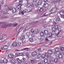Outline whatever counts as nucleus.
<instances>
[{"label":"nucleus","instance_id":"f257e3e1","mask_svg":"<svg viewBox=\"0 0 64 64\" xmlns=\"http://www.w3.org/2000/svg\"><path fill=\"white\" fill-rule=\"evenodd\" d=\"M5 8H6L5 9V11H6V12H8L9 11V10H12L13 13H15L16 12V8H13L12 9L11 8H10V6H5Z\"/></svg>","mask_w":64,"mask_h":64},{"label":"nucleus","instance_id":"f03ea898","mask_svg":"<svg viewBox=\"0 0 64 64\" xmlns=\"http://www.w3.org/2000/svg\"><path fill=\"white\" fill-rule=\"evenodd\" d=\"M19 5H18L16 7V8H17L18 9V10H21V6H22V5L21 4L23 2V1L22 0H20L19 1Z\"/></svg>","mask_w":64,"mask_h":64},{"label":"nucleus","instance_id":"7ed1b4c3","mask_svg":"<svg viewBox=\"0 0 64 64\" xmlns=\"http://www.w3.org/2000/svg\"><path fill=\"white\" fill-rule=\"evenodd\" d=\"M11 25H12V24H8V25H6L5 24H4L2 26V27L4 28H6L7 27L10 26Z\"/></svg>","mask_w":64,"mask_h":64},{"label":"nucleus","instance_id":"20e7f679","mask_svg":"<svg viewBox=\"0 0 64 64\" xmlns=\"http://www.w3.org/2000/svg\"><path fill=\"white\" fill-rule=\"evenodd\" d=\"M57 26H55V27L56 28L53 27H52V29L53 31H55L57 30H58V29H59V28H57Z\"/></svg>","mask_w":64,"mask_h":64},{"label":"nucleus","instance_id":"39448f33","mask_svg":"<svg viewBox=\"0 0 64 64\" xmlns=\"http://www.w3.org/2000/svg\"><path fill=\"white\" fill-rule=\"evenodd\" d=\"M59 9V8H52V10L54 11V13H56V11H57V10H58Z\"/></svg>","mask_w":64,"mask_h":64},{"label":"nucleus","instance_id":"423d86ee","mask_svg":"<svg viewBox=\"0 0 64 64\" xmlns=\"http://www.w3.org/2000/svg\"><path fill=\"white\" fill-rule=\"evenodd\" d=\"M8 57L9 58H13L14 57V55L12 54H10L8 55Z\"/></svg>","mask_w":64,"mask_h":64},{"label":"nucleus","instance_id":"0eeeda50","mask_svg":"<svg viewBox=\"0 0 64 64\" xmlns=\"http://www.w3.org/2000/svg\"><path fill=\"white\" fill-rule=\"evenodd\" d=\"M37 54L36 51H34L32 53V57H34L35 56H37Z\"/></svg>","mask_w":64,"mask_h":64},{"label":"nucleus","instance_id":"6e6552de","mask_svg":"<svg viewBox=\"0 0 64 64\" xmlns=\"http://www.w3.org/2000/svg\"><path fill=\"white\" fill-rule=\"evenodd\" d=\"M41 54L40 53L37 54L35 58L36 59H39L41 57Z\"/></svg>","mask_w":64,"mask_h":64},{"label":"nucleus","instance_id":"1a4fd4ad","mask_svg":"<svg viewBox=\"0 0 64 64\" xmlns=\"http://www.w3.org/2000/svg\"><path fill=\"white\" fill-rule=\"evenodd\" d=\"M10 62L12 64H16V61L15 60H10Z\"/></svg>","mask_w":64,"mask_h":64},{"label":"nucleus","instance_id":"9d476101","mask_svg":"<svg viewBox=\"0 0 64 64\" xmlns=\"http://www.w3.org/2000/svg\"><path fill=\"white\" fill-rule=\"evenodd\" d=\"M12 46H17V42H13L12 44Z\"/></svg>","mask_w":64,"mask_h":64},{"label":"nucleus","instance_id":"9b49d317","mask_svg":"<svg viewBox=\"0 0 64 64\" xmlns=\"http://www.w3.org/2000/svg\"><path fill=\"white\" fill-rule=\"evenodd\" d=\"M20 39L22 41H23L25 39V35L22 34V36L20 37Z\"/></svg>","mask_w":64,"mask_h":64},{"label":"nucleus","instance_id":"f8f14e48","mask_svg":"<svg viewBox=\"0 0 64 64\" xmlns=\"http://www.w3.org/2000/svg\"><path fill=\"white\" fill-rule=\"evenodd\" d=\"M55 51L56 52H60V49L59 48H56L55 49Z\"/></svg>","mask_w":64,"mask_h":64},{"label":"nucleus","instance_id":"ddd939ff","mask_svg":"<svg viewBox=\"0 0 64 64\" xmlns=\"http://www.w3.org/2000/svg\"><path fill=\"white\" fill-rule=\"evenodd\" d=\"M26 6L27 8H29L31 5H30V4L29 3H27L26 4Z\"/></svg>","mask_w":64,"mask_h":64},{"label":"nucleus","instance_id":"4468645a","mask_svg":"<svg viewBox=\"0 0 64 64\" xmlns=\"http://www.w3.org/2000/svg\"><path fill=\"white\" fill-rule=\"evenodd\" d=\"M48 52L49 54L50 55H52L53 54V51L52 50H48Z\"/></svg>","mask_w":64,"mask_h":64},{"label":"nucleus","instance_id":"2eb2a0df","mask_svg":"<svg viewBox=\"0 0 64 64\" xmlns=\"http://www.w3.org/2000/svg\"><path fill=\"white\" fill-rule=\"evenodd\" d=\"M60 14L61 15H63L64 14V10L63 11H61L60 12H59Z\"/></svg>","mask_w":64,"mask_h":64},{"label":"nucleus","instance_id":"dca6fc26","mask_svg":"<svg viewBox=\"0 0 64 64\" xmlns=\"http://www.w3.org/2000/svg\"><path fill=\"white\" fill-rule=\"evenodd\" d=\"M38 4L39 5H42V1L41 0H39L38 1Z\"/></svg>","mask_w":64,"mask_h":64},{"label":"nucleus","instance_id":"f3484780","mask_svg":"<svg viewBox=\"0 0 64 64\" xmlns=\"http://www.w3.org/2000/svg\"><path fill=\"white\" fill-rule=\"evenodd\" d=\"M48 6V4H44L43 6L44 7H45L46 8H47Z\"/></svg>","mask_w":64,"mask_h":64},{"label":"nucleus","instance_id":"a211bd4d","mask_svg":"<svg viewBox=\"0 0 64 64\" xmlns=\"http://www.w3.org/2000/svg\"><path fill=\"white\" fill-rule=\"evenodd\" d=\"M4 63L6 64L7 63L8 60L6 59H4L3 60Z\"/></svg>","mask_w":64,"mask_h":64},{"label":"nucleus","instance_id":"6ab92c4d","mask_svg":"<svg viewBox=\"0 0 64 64\" xmlns=\"http://www.w3.org/2000/svg\"><path fill=\"white\" fill-rule=\"evenodd\" d=\"M44 34H46V35H49V34H48V30H45L44 31Z\"/></svg>","mask_w":64,"mask_h":64},{"label":"nucleus","instance_id":"aec40b11","mask_svg":"<svg viewBox=\"0 0 64 64\" xmlns=\"http://www.w3.org/2000/svg\"><path fill=\"white\" fill-rule=\"evenodd\" d=\"M60 21V18L58 16H57L56 18V22H57V21Z\"/></svg>","mask_w":64,"mask_h":64},{"label":"nucleus","instance_id":"412c9836","mask_svg":"<svg viewBox=\"0 0 64 64\" xmlns=\"http://www.w3.org/2000/svg\"><path fill=\"white\" fill-rule=\"evenodd\" d=\"M17 60V61L19 63H21V60H20L19 58H17L16 59Z\"/></svg>","mask_w":64,"mask_h":64},{"label":"nucleus","instance_id":"4be33fe9","mask_svg":"<svg viewBox=\"0 0 64 64\" xmlns=\"http://www.w3.org/2000/svg\"><path fill=\"white\" fill-rule=\"evenodd\" d=\"M58 57L60 58H61L62 57V55L61 53H59L58 54Z\"/></svg>","mask_w":64,"mask_h":64},{"label":"nucleus","instance_id":"5701e85b","mask_svg":"<svg viewBox=\"0 0 64 64\" xmlns=\"http://www.w3.org/2000/svg\"><path fill=\"white\" fill-rule=\"evenodd\" d=\"M35 32L36 34H37L39 32V30H38V29H36L35 30Z\"/></svg>","mask_w":64,"mask_h":64},{"label":"nucleus","instance_id":"b1692460","mask_svg":"<svg viewBox=\"0 0 64 64\" xmlns=\"http://www.w3.org/2000/svg\"><path fill=\"white\" fill-rule=\"evenodd\" d=\"M49 36L48 37H50V38H52V34L51 33H50L49 34L47 35V36Z\"/></svg>","mask_w":64,"mask_h":64},{"label":"nucleus","instance_id":"393cba45","mask_svg":"<svg viewBox=\"0 0 64 64\" xmlns=\"http://www.w3.org/2000/svg\"><path fill=\"white\" fill-rule=\"evenodd\" d=\"M2 36L5 37V38L3 39H4V40H5L6 39V34H2Z\"/></svg>","mask_w":64,"mask_h":64},{"label":"nucleus","instance_id":"a878e982","mask_svg":"<svg viewBox=\"0 0 64 64\" xmlns=\"http://www.w3.org/2000/svg\"><path fill=\"white\" fill-rule=\"evenodd\" d=\"M40 35L41 37H43V35H44V34L43 32H41L40 33Z\"/></svg>","mask_w":64,"mask_h":64},{"label":"nucleus","instance_id":"bb28decb","mask_svg":"<svg viewBox=\"0 0 64 64\" xmlns=\"http://www.w3.org/2000/svg\"><path fill=\"white\" fill-rule=\"evenodd\" d=\"M49 62L51 64H53V63H54V61L53 60H49Z\"/></svg>","mask_w":64,"mask_h":64},{"label":"nucleus","instance_id":"cd10ccee","mask_svg":"<svg viewBox=\"0 0 64 64\" xmlns=\"http://www.w3.org/2000/svg\"><path fill=\"white\" fill-rule=\"evenodd\" d=\"M27 11H28L26 9H24V10L22 11V12H23V13H27Z\"/></svg>","mask_w":64,"mask_h":64},{"label":"nucleus","instance_id":"c85d7f7f","mask_svg":"<svg viewBox=\"0 0 64 64\" xmlns=\"http://www.w3.org/2000/svg\"><path fill=\"white\" fill-rule=\"evenodd\" d=\"M25 58H24L20 60L21 63H22V62H24L25 61Z\"/></svg>","mask_w":64,"mask_h":64},{"label":"nucleus","instance_id":"c756f323","mask_svg":"<svg viewBox=\"0 0 64 64\" xmlns=\"http://www.w3.org/2000/svg\"><path fill=\"white\" fill-rule=\"evenodd\" d=\"M51 34L52 35H55L56 34V33H55V31H52Z\"/></svg>","mask_w":64,"mask_h":64},{"label":"nucleus","instance_id":"7c9ffc66","mask_svg":"<svg viewBox=\"0 0 64 64\" xmlns=\"http://www.w3.org/2000/svg\"><path fill=\"white\" fill-rule=\"evenodd\" d=\"M58 60L57 59H55L54 60V62H55V63H56L58 62Z\"/></svg>","mask_w":64,"mask_h":64},{"label":"nucleus","instance_id":"2f4dec72","mask_svg":"<svg viewBox=\"0 0 64 64\" xmlns=\"http://www.w3.org/2000/svg\"><path fill=\"white\" fill-rule=\"evenodd\" d=\"M45 57V55L44 54H42V55L41 57L42 58H44Z\"/></svg>","mask_w":64,"mask_h":64},{"label":"nucleus","instance_id":"473e14b6","mask_svg":"<svg viewBox=\"0 0 64 64\" xmlns=\"http://www.w3.org/2000/svg\"><path fill=\"white\" fill-rule=\"evenodd\" d=\"M30 42H33V38H30Z\"/></svg>","mask_w":64,"mask_h":64},{"label":"nucleus","instance_id":"72a5a7b5","mask_svg":"<svg viewBox=\"0 0 64 64\" xmlns=\"http://www.w3.org/2000/svg\"><path fill=\"white\" fill-rule=\"evenodd\" d=\"M30 33L28 32H27L26 33V35L28 36H30Z\"/></svg>","mask_w":64,"mask_h":64},{"label":"nucleus","instance_id":"f704fd0d","mask_svg":"<svg viewBox=\"0 0 64 64\" xmlns=\"http://www.w3.org/2000/svg\"><path fill=\"white\" fill-rule=\"evenodd\" d=\"M40 12H42L43 11V8H40Z\"/></svg>","mask_w":64,"mask_h":64},{"label":"nucleus","instance_id":"c9c22d12","mask_svg":"<svg viewBox=\"0 0 64 64\" xmlns=\"http://www.w3.org/2000/svg\"><path fill=\"white\" fill-rule=\"evenodd\" d=\"M39 4H38V3H36L35 4V6L36 7H38V6H39Z\"/></svg>","mask_w":64,"mask_h":64},{"label":"nucleus","instance_id":"e433bc0d","mask_svg":"<svg viewBox=\"0 0 64 64\" xmlns=\"http://www.w3.org/2000/svg\"><path fill=\"white\" fill-rule=\"evenodd\" d=\"M43 26L44 28H46V27H47V26L46 24H43Z\"/></svg>","mask_w":64,"mask_h":64},{"label":"nucleus","instance_id":"4c0bfd02","mask_svg":"<svg viewBox=\"0 0 64 64\" xmlns=\"http://www.w3.org/2000/svg\"><path fill=\"white\" fill-rule=\"evenodd\" d=\"M4 49H8V46H6V45L4 46Z\"/></svg>","mask_w":64,"mask_h":64},{"label":"nucleus","instance_id":"58836bf2","mask_svg":"<svg viewBox=\"0 0 64 64\" xmlns=\"http://www.w3.org/2000/svg\"><path fill=\"white\" fill-rule=\"evenodd\" d=\"M19 13V14H22V15H23L24 14L23 11L22 12L20 11Z\"/></svg>","mask_w":64,"mask_h":64},{"label":"nucleus","instance_id":"ea45409f","mask_svg":"<svg viewBox=\"0 0 64 64\" xmlns=\"http://www.w3.org/2000/svg\"><path fill=\"white\" fill-rule=\"evenodd\" d=\"M44 61L45 63H47V62H48V60L47 59H45L44 60Z\"/></svg>","mask_w":64,"mask_h":64},{"label":"nucleus","instance_id":"a19ab883","mask_svg":"<svg viewBox=\"0 0 64 64\" xmlns=\"http://www.w3.org/2000/svg\"><path fill=\"white\" fill-rule=\"evenodd\" d=\"M23 54H24V53L21 52L19 53V55L20 56H22L23 55Z\"/></svg>","mask_w":64,"mask_h":64},{"label":"nucleus","instance_id":"79ce46f5","mask_svg":"<svg viewBox=\"0 0 64 64\" xmlns=\"http://www.w3.org/2000/svg\"><path fill=\"white\" fill-rule=\"evenodd\" d=\"M26 56L27 57H29V54H28V52H26Z\"/></svg>","mask_w":64,"mask_h":64},{"label":"nucleus","instance_id":"37998d69","mask_svg":"<svg viewBox=\"0 0 64 64\" xmlns=\"http://www.w3.org/2000/svg\"><path fill=\"white\" fill-rule=\"evenodd\" d=\"M60 49L62 51H64V47H62L60 48Z\"/></svg>","mask_w":64,"mask_h":64},{"label":"nucleus","instance_id":"c03bdc74","mask_svg":"<svg viewBox=\"0 0 64 64\" xmlns=\"http://www.w3.org/2000/svg\"><path fill=\"white\" fill-rule=\"evenodd\" d=\"M31 6L32 7H34V4L33 3H32Z\"/></svg>","mask_w":64,"mask_h":64},{"label":"nucleus","instance_id":"a18cd8bd","mask_svg":"<svg viewBox=\"0 0 64 64\" xmlns=\"http://www.w3.org/2000/svg\"><path fill=\"white\" fill-rule=\"evenodd\" d=\"M28 48H24L23 49V50H24L26 51H28Z\"/></svg>","mask_w":64,"mask_h":64},{"label":"nucleus","instance_id":"49530a36","mask_svg":"<svg viewBox=\"0 0 64 64\" xmlns=\"http://www.w3.org/2000/svg\"><path fill=\"white\" fill-rule=\"evenodd\" d=\"M34 60H31V61H30L31 63L32 64L34 63Z\"/></svg>","mask_w":64,"mask_h":64},{"label":"nucleus","instance_id":"de8ad7c7","mask_svg":"<svg viewBox=\"0 0 64 64\" xmlns=\"http://www.w3.org/2000/svg\"><path fill=\"white\" fill-rule=\"evenodd\" d=\"M4 3V1L2 0V2H0V4H1L2 5Z\"/></svg>","mask_w":64,"mask_h":64},{"label":"nucleus","instance_id":"09e8293b","mask_svg":"<svg viewBox=\"0 0 64 64\" xmlns=\"http://www.w3.org/2000/svg\"><path fill=\"white\" fill-rule=\"evenodd\" d=\"M0 62L1 63H4V61L3 60H0Z\"/></svg>","mask_w":64,"mask_h":64},{"label":"nucleus","instance_id":"8fccbe9b","mask_svg":"<svg viewBox=\"0 0 64 64\" xmlns=\"http://www.w3.org/2000/svg\"><path fill=\"white\" fill-rule=\"evenodd\" d=\"M3 38V36H0V40H2Z\"/></svg>","mask_w":64,"mask_h":64},{"label":"nucleus","instance_id":"3c124183","mask_svg":"<svg viewBox=\"0 0 64 64\" xmlns=\"http://www.w3.org/2000/svg\"><path fill=\"white\" fill-rule=\"evenodd\" d=\"M61 30H60L59 31V32L57 34H56V35L57 36V35H58V34H59V33H60V32H61Z\"/></svg>","mask_w":64,"mask_h":64},{"label":"nucleus","instance_id":"603ef678","mask_svg":"<svg viewBox=\"0 0 64 64\" xmlns=\"http://www.w3.org/2000/svg\"><path fill=\"white\" fill-rule=\"evenodd\" d=\"M18 25L17 24H14V27H15L16 26H17Z\"/></svg>","mask_w":64,"mask_h":64},{"label":"nucleus","instance_id":"864d4df0","mask_svg":"<svg viewBox=\"0 0 64 64\" xmlns=\"http://www.w3.org/2000/svg\"><path fill=\"white\" fill-rule=\"evenodd\" d=\"M31 32L32 33H34V29H32L31 30Z\"/></svg>","mask_w":64,"mask_h":64},{"label":"nucleus","instance_id":"5fc2aeb1","mask_svg":"<svg viewBox=\"0 0 64 64\" xmlns=\"http://www.w3.org/2000/svg\"><path fill=\"white\" fill-rule=\"evenodd\" d=\"M37 49L38 51H41V48H39Z\"/></svg>","mask_w":64,"mask_h":64},{"label":"nucleus","instance_id":"6e6d98bb","mask_svg":"<svg viewBox=\"0 0 64 64\" xmlns=\"http://www.w3.org/2000/svg\"><path fill=\"white\" fill-rule=\"evenodd\" d=\"M45 56H46L47 57H48V56H49L48 55V53H46L45 54Z\"/></svg>","mask_w":64,"mask_h":64},{"label":"nucleus","instance_id":"4d7b16f0","mask_svg":"<svg viewBox=\"0 0 64 64\" xmlns=\"http://www.w3.org/2000/svg\"><path fill=\"white\" fill-rule=\"evenodd\" d=\"M24 28V26H23L22 27H21V28H20V30L22 29V30H23V28Z\"/></svg>","mask_w":64,"mask_h":64},{"label":"nucleus","instance_id":"13d9d810","mask_svg":"<svg viewBox=\"0 0 64 64\" xmlns=\"http://www.w3.org/2000/svg\"><path fill=\"white\" fill-rule=\"evenodd\" d=\"M47 58H48V59H50V58H51V56H48Z\"/></svg>","mask_w":64,"mask_h":64},{"label":"nucleus","instance_id":"bf43d9fd","mask_svg":"<svg viewBox=\"0 0 64 64\" xmlns=\"http://www.w3.org/2000/svg\"><path fill=\"white\" fill-rule=\"evenodd\" d=\"M40 39V40L41 41H42V40H44V38H39Z\"/></svg>","mask_w":64,"mask_h":64},{"label":"nucleus","instance_id":"052dcab7","mask_svg":"<svg viewBox=\"0 0 64 64\" xmlns=\"http://www.w3.org/2000/svg\"><path fill=\"white\" fill-rule=\"evenodd\" d=\"M38 22V21H36V22H34V24H36V23H37Z\"/></svg>","mask_w":64,"mask_h":64},{"label":"nucleus","instance_id":"680f3d73","mask_svg":"<svg viewBox=\"0 0 64 64\" xmlns=\"http://www.w3.org/2000/svg\"><path fill=\"white\" fill-rule=\"evenodd\" d=\"M61 18H62L64 19V15H62V16H61Z\"/></svg>","mask_w":64,"mask_h":64},{"label":"nucleus","instance_id":"e2e57ef3","mask_svg":"<svg viewBox=\"0 0 64 64\" xmlns=\"http://www.w3.org/2000/svg\"><path fill=\"white\" fill-rule=\"evenodd\" d=\"M45 40L47 42V41H49V40H48V39L47 38H46L45 39Z\"/></svg>","mask_w":64,"mask_h":64},{"label":"nucleus","instance_id":"0e129e2a","mask_svg":"<svg viewBox=\"0 0 64 64\" xmlns=\"http://www.w3.org/2000/svg\"><path fill=\"white\" fill-rule=\"evenodd\" d=\"M37 12H38L39 13H40V10H38L37 11Z\"/></svg>","mask_w":64,"mask_h":64},{"label":"nucleus","instance_id":"69168bd1","mask_svg":"<svg viewBox=\"0 0 64 64\" xmlns=\"http://www.w3.org/2000/svg\"><path fill=\"white\" fill-rule=\"evenodd\" d=\"M18 44L19 45H21V43L20 42H19L18 43Z\"/></svg>","mask_w":64,"mask_h":64},{"label":"nucleus","instance_id":"338daca9","mask_svg":"<svg viewBox=\"0 0 64 64\" xmlns=\"http://www.w3.org/2000/svg\"><path fill=\"white\" fill-rule=\"evenodd\" d=\"M15 56H18V54H17V53H16L15 54Z\"/></svg>","mask_w":64,"mask_h":64},{"label":"nucleus","instance_id":"774afa93","mask_svg":"<svg viewBox=\"0 0 64 64\" xmlns=\"http://www.w3.org/2000/svg\"><path fill=\"white\" fill-rule=\"evenodd\" d=\"M53 23L54 25H56V23L55 22H54Z\"/></svg>","mask_w":64,"mask_h":64}]
</instances>
